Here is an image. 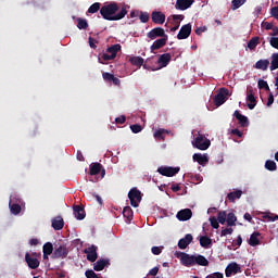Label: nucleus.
Here are the masks:
<instances>
[{
    "label": "nucleus",
    "instance_id": "obj_1",
    "mask_svg": "<svg viewBox=\"0 0 278 278\" xmlns=\"http://www.w3.org/2000/svg\"><path fill=\"white\" fill-rule=\"evenodd\" d=\"M118 10V4L116 2H111L100 9V14L104 21H122V18L127 16V9L123 8L119 12ZM116 12L118 13L116 14Z\"/></svg>",
    "mask_w": 278,
    "mask_h": 278
},
{
    "label": "nucleus",
    "instance_id": "obj_2",
    "mask_svg": "<svg viewBox=\"0 0 278 278\" xmlns=\"http://www.w3.org/2000/svg\"><path fill=\"white\" fill-rule=\"evenodd\" d=\"M121 51V45L115 43L106 49V53H103L101 58H99L100 64H103V62H110V60H115L116 55ZM103 60V61H101Z\"/></svg>",
    "mask_w": 278,
    "mask_h": 278
},
{
    "label": "nucleus",
    "instance_id": "obj_3",
    "mask_svg": "<svg viewBox=\"0 0 278 278\" xmlns=\"http://www.w3.org/2000/svg\"><path fill=\"white\" fill-rule=\"evenodd\" d=\"M192 144L195 149H199L200 151H207V149H210V146L212 144V141H210V139H207L205 135L199 134Z\"/></svg>",
    "mask_w": 278,
    "mask_h": 278
},
{
    "label": "nucleus",
    "instance_id": "obj_4",
    "mask_svg": "<svg viewBox=\"0 0 278 278\" xmlns=\"http://www.w3.org/2000/svg\"><path fill=\"white\" fill-rule=\"evenodd\" d=\"M128 199L132 207H138L140 201H142V192L138 188H132L128 192Z\"/></svg>",
    "mask_w": 278,
    "mask_h": 278
},
{
    "label": "nucleus",
    "instance_id": "obj_5",
    "mask_svg": "<svg viewBox=\"0 0 278 278\" xmlns=\"http://www.w3.org/2000/svg\"><path fill=\"white\" fill-rule=\"evenodd\" d=\"M51 257L52 260H66L68 257V249L66 245L56 244Z\"/></svg>",
    "mask_w": 278,
    "mask_h": 278
},
{
    "label": "nucleus",
    "instance_id": "obj_6",
    "mask_svg": "<svg viewBox=\"0 0 278 278\" xmlns=\"http://www.w3.org/2000/svg\"><path fill=\"white\" fill-rule=\"evenodd\" d=\"M38 254L36 252H33L29 254V252H26L25 254V262L28 266V268H31V270H36L40 266V261H38Z\"/></svg>",
    "mask_w": 278,
    "mask_h": 278
},
{
    "label": "nucleus",
    "instance_id": "obj_7",
    "mask_svg": "<svg viewBox=\"0 0 278 278\" xmlns=\"http://www.w3.org/2000/svg\"><path fill=\"white\" fill-rule=\"evenodd\" d=\"M176 257L180 258L182 266H187L188 268L194 266V255H190L186 252H177Z\"/></svg>",
    "mask_w": 278,
    "mask_h": 278
},
{
    "label": "nucleus",
    "instance_id": "obj_8",
    "mask_svg": "<svg viewBox=\"0 0 278 278\" xmlns=\"http://www.w3.org/2000/svg\"><path fill=\"white\" fill-rule=\"evenodd\" d=\"M227 97H229V90L226 88H220L219 92L214 97L215 105L220 108V105L227 101Z\"/></svg>",
    "mask_w": 278,
    "mask_h": 278
},
{
    "label": "nucleus",
    "instance_id": "obj_9",
    "mask_svg": "<svg viewBox=\"0 0 278 278\" xmlns=\"http://www.w3.org/2000/svg\"><path fill=\"white\" fill-rule=\"evenodd\" d=\"M179 170V167L161 166L157 168V173L163 175V177H175Z\"/></svg>",
    "mask_w": 278,
    "mask_h": 278
},
{
    "label": "nucleus",
    "instance_id": "obj_10",
    "mask_svg": "<svg viewBox=\"0 0 278 278\" xmlns=\"http://www.w3.org/2000/svg\"><path fill=\"white\" fill-rule=\"evenodd\" d=\"M190 34H192V24L182 25L177 35V39L186 40L187 38H190Z\"/></svg>",
    "mask_w": 278,
    "mask_h": 278
},
{
    "label": "nucleus",
    "instance_id": "obj_11",
    "mask_svg": "<svg viewBox=\"0 0 278 278\" xmlns=\"http://www.w3.org/2000/svg\"><path fill=\"white\" fill-rule=\"evenodd\" d=\"M238 273H242V267H240L236 262L228 264L225 269L226 277H231V275H238Z\"/></svg>",
    "mask_w": 278,
    "mask_h": 278
},
{
    "label": "nucleus",
    "instance_id": "obj_12",
    "mask_svg": "<svg viewBox=\"0 0 278 278\" xmlns=\"http://www.w3.org/2000/svg\"><path fill=\"white\" fill-rule=\"evenodd\" d=\"M165 36H168V35H166V33L164 31V28L162 27L153 28L148 33V38H150V40H155V38H165Z\"/></svg>",
    "mask_w": 278,
    "mask_h": 278
},
{
    "label": "nucleus",
    "instance_id": "obj_13",
    "mask_svg": "<svg viewBox=\"0 0 278 278\" xmlns=\"http://www.w3.org/2000/svg\"><path fill=\"white\" fill-rule=\"evenodd\" d=\"M152 23L155 25H164L166 22V15L160 11H153L151 14Z\"/></svg>",
    "mask_w": 278,
    "mask_h": 278
},
{
    "label": "nucleus",
    "instance_id": "obj_14",
    "mask_svg": "<svg viewBox=\"0 0 278 278\" xmlns=\"http://www.w3.org/2000/svg\"><path fill=\"white\" fill-rule=\"evenodd\" d=\"M97 245H91L84 250V253L87 255L88 262H94L98 260L99 254L97 253Z\"/></svg>",
    "mask_w": 278,
    "mask_h": 278
},
{
    "label": "nucleus",
    "instance_id": "obj_15",
    "mask_svg": "<svg viewBox=\"0 0 278 278\" xmlns=\"http://www.w3.org/2000/svg\"><path fill=\"white\" fill-rule=\"evenodd\" d=\"M176 218H178V220L180 222L190 220V218H192V210L190 208L180 210L177 213Z\"/></svg>",
    "mask_w": 278,
    "mask_h": 278
},
{
    "label": "nucleus",
    "instance_id": "obj_16",
    "mask_svg": "<svg viewBox=\"0 0 278 278\" xmlns=\"http://www.w3.org/2000/svg\"><path fill=\"white\" fill-rule=\"evenodd\" d=\"M192 3H194V0H177L175 8L176 10H188L189 8H192Z\"/></svg>",
    "mask_w": 278,
    "mask_h": 278
},
{
    "label": "nucleus",
    "instance_id": "obj_17",
    "mask_svg": "<svg viewBox=\"0 0 278 278\" xmlns=\"http://www.w3.org/2000/svg\"><path fill=\"white\" fill-rule=\"evenodd\" d=\"M247 101L249 110H255V105H257V100L255 99V94H253V89H248L247 90Z\"/></svg>",
    "mask_w": 278,
    "mask_h": 278
},
{
    "label": "nucleus",
    "instance_id": "obj_18",
    "mask_svg": "<svg viewBox=\"0 0 278 278\" xmlns=\"http://www.w3.org/2000/svg\"><path fill=\"white\" fill-rule=\"evenodd\" d=\"M170 53H164L159 56L157 64L161 68H166L167 64H170L172 60Z\"/></svg>",
    "mask_w": 278,
    "mask_h": 278
},
{
    "label": "nucleus",
    "instance_id": "obj_19",
    "mask_svg": "<svg viewBox=\"0 0 278 278\" xmlns=\"http://www.w3.org/2000/svg\"><path fill=\"white\" fill-rule=\"evenodd\" d=\"M108 265H110V258H100L93 265V270H96V273H101Z\"/></svg>",
    "mask_w": 278,
    "mask_h": 278
},
{
    "label": "nucleus",
    "instance_id": "obj_20",
    "mask_svg": "<svg viewBox=\"0 0 278 278\" xmlns=\"http://www.w3.org/2000/svg\"><path fill=\"white\" fill-rule=\"evenodd\" d=\"M193 240V237L192 235L190 233H187L185 236V238H181L179 241H178V249H188L189 244L192 242Z\"/></svg>",
    "mask_w": 278,
    "mask_h": 278
},
{
    "label": "nucleus",
    "instance_id": "obj_21",
    "mask_svg": "<svg viewBox=\"0 0 278 278\" xmlns=\"http://www.w3.org/2000/svg\"><path fill=\"white\" fill-rule=\"evenodd\" d=\"M74 216L77 218V220H84L86 218V210H84V206L81 205H74Z\"/></svg>",
    "mask_w": 278,
    "mask_h": 278
},
{
    "label": "nucleus",
    "instance_id": "obj_22",
    "mask_svg": "<svg viewBox=\"0 0 278 278\" xmlns=\"http://www.w3.org/2000/svg\"><path fill=\"white\" fill-rule=\"evenodd\" d=\"M233 116L235 118H237L241 127H249V117H247L245 115H242L240 111H235Z\"/></svg>",
    "mask_w": 278,
    "mask_h": 278
},
{
    "label": "nucleus",
    "instance_id": "obj_23",
    "mask_svg": "<svg viewBox=\"0 0 278 278\" xmlns=\"http://www.w3.org/2000/svg\"><path fill=\"white\" fill-rule=\"evenodd\" d=\"M167 41H168V36L162 37L161 39H156L150 48L151 51H157L162 49V47H165Z\"/></svg>",
    "mask_w": 278,
    "mask_h": 278
},
{
    "label": "nucleus",
    "instance_id": "obj_24",
    "mask_svg": "<svg viewBox=\"0 0 278 278\" xmlns=\"http://www.w3.org/2000/svg\"><path fill=\"white\" fill-rule=\"evenodd\" d=\"M52 228L54 231H61V229H64V218L62 216H56L52 219Z\"/></svg>",
    "mask_w": 278,
    "mask_h": 278
},
{
    "label": "nucleus",
    "instance_id": "obj_25",
    "mask_svg": "<svg viewBox=\"0 0 278 278\" xmlns=\"http://www.w3.org/2000/svg\"><path fill=\"white\" fill-rule=\"evenodd\" d=\"M43 260H49V255H53V243L47 242L42 247Z\"/></svg>",
    "mask_w": 278,
    "mask_h": 278
},
{
    "label": "nucleus",
    "instance_id": "obj_26",
    "mask_svg": "<svg viewBox=\"0 0 278 278\" xmlns=\"http://www.w3.org/2000/svg\"><path fill=\"white\" fill-rule=\"evenodd\" d=\"M193 162H198L200 166H205V164H207L208 162L207 154H201V153L193 154Z\"/></svg>",
    "mask_w": 278,
    "mask_h": 278
},
{
    "label": "nucleus",
    "instance_id": "obj_27",
    "mask_svg": "<svg viewBox=\"0 0 278 278\" xmlns=\"http://www.w3.org/2000/svg\"><path fill=\"white\" fill-rule=\"evenodd\" d=\"M194 266H210V261L201 254L194 255Z\"/></svg>",
    "mask_w": 278,
    "mask_h": 278
},
{
    "label": "nucleus",
    "instance_id": "obj_28",
    "mask_svg": "<svg viewBox=\"0 0 278 278\" xmlns=\"http://www.w3.org/2000/svg\"><path fill=\"white\" fill-rule=\"evenodd\" d=\"M268 66H270V61L268 60H258L254 68H257V71H268Z\"/></svg>",
    "mask_w": 278,
    "mask_h": 278
},
{
    "label": "nucleus",
    "instance_id": "obj_29",
    "mask_svg": "<svg viewBox=\"0 0 278 278\" xmlns=\"http://www.w3.org/2000/svg\"><path fill=\"white\" fill-rule=\"evenodd\" d=\"M250 247H257L260 244V232L254 231L249 239Z\"/></svg>",
    "mask_w": 278,
    "mask_h": 278
},
{
    "label": "nucleus",
    "instance_id": "obj_30",
    "mask_svg": "<svg viewBox=\"0 0 278 278\" xmlns=\"http://www.w3.org/2000/svg\"><path fill=\"white\" fill-rule=\"evenodd\" d=\"M241 197H242V190H236L227 194V199L228 201H230V203H235L236 199H240Z\"/></svg>",
    "mask_w": 278,
    "mask_h": 278
},
{
    "label": "nucleus",
    "instance_id": "obj_31",
    "mask_svg": "<svg viewBox=\"0 0 278 278\" xmlns=\"http://www.w3.org/2000/svg\"><path fill=\"white\" fill-rule=\"evenodd\" d=\"M14 200H10L9 207L11 211V214H14V216H18L21 214V205L16 203H12Z\"/></svg>",
    "mask_w": 278,
    "mask_h": 278
},
{
    "label": "nucleus",
    "instance_id": "obj_32",
    "mask_svg": "<svg viewBox=\"0 0 278 278\" xmlns=\"http://www.w3.org/2000/svg\"><path fill=\"white\" fill-rule=\"evenodd\" d=\"M101 168H103V165H101V163L91 164L89 175H99V173H101Z\"/></svg>",
    "mask_w": 278,
    "mask_h": 278
},
{
    "label": "nucleus",
    "instance_id": "obj_33",
    "mask_svg": "<svg viewBox=\"0 0 278 278\" xmlns=\"http://www.w3.org/2000/svg\"><path fill=\"white\" fill-rule=\"evenodd\" d=\"M236 220H238V217H236V214L228 213L226 215V223H227L228 227H236Z\"/></svg>",
    "mask_w": 278,
    "mask_h": 278
},
{
    "label": "nucleus",
    "instance_id": "obj_34",
    "mask_svg": "<svg viewBox=\"0 0 278 278\" xmlns=\"http://www.w3.org/2000/svg\"><path fill=\"white\" fill-rule=\"evenodd\" d=\"M130 64H132V66H142L144 64V59L142 56H131L129 59Z\"/></svg>",
    "mask_w": 278,
    "mask_h": 278
},
{
    "label": "nucleus",
    "instance_id": "obj_35",
    "mask_svg": "<svg viewBox=\"0 0 278 278\" xmlns=\"http://www.w3.org/2000/svg\"><path fill=\"white\" fill-rule=\"evenodd\" d=\"M166 134H168V130L164 129V128H160L157 130L154 131V138L155 140H164V136H166Z\"/></svg>",
    "mask_w": 278,
    "mask_h": 278
},
{
    "label": "nucleus",
    "instance_id": "obj_36",
    "mask_svg": "<svg viewBox=\"0 0 278 278\" xmlns=\"http://www.w3.org/2000/svg\"><path fill=\"white\" fill-rule=\"evenodd\" d=\"M123 216H124V218H127V220H132V218H134V211L131 210L130 206L124 207Z\"/></svg>",
    "mask_w": 278,
    "mask_h": 278
},
{
    "label": "nucleus",
    "instance_id": "obj_37",
    "mask_svg": "<svg viewBox=\"0 0 278 278\" xmlns=\"http://www.w3.org/2000/svg\"><path fill=\"white\" fill-rule=\"evenodd\" d=\"M212 244V239L207 236H202L200 238V245L203 247V249H207Z\"/></svg>",
    "mask_w": 278,
    "mask_h": 278
},
{
    "label": "nucleus",
    "instance_id": "obj_38",
    "mask_svg": "<svg viewBox=\"0 0 278 278\" xmlns=\"http://www.w3.org/2000/svg\"><path fill=\"white\" fill-rule=\"evenodd\" d=\"M265 168L267 170L275 172V170H277V163L275 161L267 160L265 162Z\"/></svg>",
    "mask_w": 278,
    "mask_h": 278
},
{
    "label": "nucleus",
    "instance_id": "obj_39",
    "mask_svg": "<svg viewBox=\"0 0 278 278\" xmlns=\"http://www.w3.org/2000/svg\"><path fill=\"white\" fill-rule=\"evenodd\" d=\"M217 220L220 225H225L227 223V211H220L217 214Z\"/></svg>",
    "mask_w": 278,
    "mask_h": 278
},
{
    "label": "nucleus",
    "instance_id": "obj_40",
    "mask_svg": "<svg viewBox=\"0 0 278 278\" xmlns=\"http://www.w3.org/2000/svg\"><path fill=\"white\" fill-rule=\"evenodd\" d=\"M101 10V3L100 2H96L93 4H91L88 9V14H97V12Z\"/></svg>",
    "mask_w": 278,
    "mask_h": 278
},
{
    "label": "nucleus",
    "instance_id": "obj_41",
    "mask_svg": "<svg viewBox=\"0 0 278 278\" xmlns=\"http://www.w3.org/2000/svg\"><path fill=\"white\" fill-rule=\"evenodd\" d=\"M278 68V53L271 54L270 71H277Z\"/></svg>",
    "mask_w": 278,
    "mask_h": 278
},
{
    "label": "nucleus",
    "instance_id": "obj_42",
    "mask_svg": "<svg viewBox=\"0 0 278 278\" xmlns=\"http://www.w3.org/2000/svg\"><path fill=\"white\" fill-rule=\"evenodd\" d=\"M247 3V0H232L231 1V10H238L239 8H242Z\"/></svg>",
    "mask_w": 278,
    "mask_h": 278
},
{
    "label": "nucleus",
    "instance_id": "obj_43",
    "mask_svg": "<svg viewBox=\"0 0 278 278\" xmlns=\"http://www.w3.org/2000/svg\"><path fill=\"white\" fill-rule=\"evenodd\" d=\"M257 45H260V37H253L252 39H250V41L248 42V48H250L251 50L255 49L257 47Z\"/></svg>",
    "mask_w": 278,
    "mask_h": 278
},
{
    "label": "nucleus",
    "instance_id": "obj_44",
    "mask_svg": "<svg viewBox=\"0 0 278 278\" xmlns=\"http://www.w3.org/2000/svg\"><path fill=\"white\" fill-rule=\"evenodd\" d=\"M77 27H78V29H88V21H86L81 17H78L77 18Z\"/></svg>",
    "mask_w": 278,
    "mask_h": 278
},
{
    "label": "nucleus",
    "instance_id": "obj_45",
    "mask_svg": "<svg viewBox=\"0 0 278 278\" xmlns=\"http://www.w3.org/2000/svg\"><path fill=\"white\" fill-rule=\"evenodd\" d=\"M210 223H211V227H213V229H218V227H220V224H218V219L214 216L208 218Z\"/></svg>",
    "mask_w": 278,
    "mask_h": 278
},
{
    "label": "nucleus",
    "instance_id": "obj_46",
    "mask_svg": "<svg viewBox=\"0 0 278 278\" xmlns=\"http://www.w3.org/2000/svg\"><path fill=\"white\" fill-rule=\"evenodd\" d=\"M132 134H140L142 131V126L139 124L130 125Z\"/></svg>",
    "mask_w": 278,
    "mask_h": 278
},
{
    "label": "nucleus",
    "instance_id": "obj_47",
    "mask_svg": "<svg viewBox=\"0 0 278 278\" xmlns=\"http://www.w3.org/2000/svg\"><path fill=\"white\" fill-rule=\"evenodd\" d=\"M102 77H103L104 81H112L114 79V74L104 72V73H102Z\"/></svg>",
    "mask_w": 278,
    "mask_h": 278
},
{
    "label": "nucleus",
    "instance_id": "obj_48",
    "mask_svg": "<svg viewBox=\"0 0 278 278\" xmlns=\"http://www.w3.org/2000/svg\"><path fill=\"white\" fill-rule=\"evenodd\" d=\"M85 276L87 278H99V275H97V273H94V270H92V269L86 270Z\"/></svg>",
    "mask_w": 278,
    "mask_h": 278
},
{
    "label": "nucleus",
    "instance_id": "obj_49",
    "mask_svg": "<svg viewBox=\"0 0 278 278\" xmlns=\"http://www.w3.org/2000/svg\"><path fill=\"white\" fill-rule=\"evenodd\" d=\"M233 233V228H224L222 229L220 236L224 238L225 236H231Z\"/></svg>",
    "mask_w": 278,
    "mask_h": 278
},
{
    "label": "nucleus",
    "instance_id": "obj_50",
    "mask_svg": "<svg viewBox=\"0 0 278 278\" xmlns=\"http://www.w3.org/2000/svg\"><path fill=\"white\" fill-rule=\"evenodd\" d=\"M139 18H140L141 23H149V13L141 12Z\"/></svg>",
    "mask_w": 278,
    "mask_h": 278
},
{
    "label": "nucleus",
    "instance_id": "obj_51",
    "mask_svg": "<svg viewBox=\"0 0 278 278\" xmlns=\"http://www.w3.org/2000/svg\"><path fill=\"white\" fill-rule=\"evenodd\" d=\"M269 43H270V47H273L274 49H278V37H271L269 39Z\"/></svg>",
    "mask_w": 278,
    "mask_h": 278
},
{
    "label": "nucleus",
    "instance_id": "obj_52",
    "mask_svg": "<svg viewBox=\"0 0 278 278\" xmlns=\"http://www.w3.org/2000/svg\"><path fill=\"white\" fill-rule=\"evenodd\" d=\"M88 42H89V47L91 48V49H97V43L96 42H99V41H97L94 38H92V37H89L88 38Z\"/></svg>",
    "mask_w": 278,
    "mask_h": 278
},
{
    "label": "nucleus",
    "instance_id": "obj_53",
    "mask_svg": "<svg viewBox=\"0 0 278 278\" xmlns=\"http://www.w3.org/2000/svg\"><path fill=\"white\" fill-rule=\"evenodd\" d=\"M126 121H127V117H125V115H122V116L115 118V123H116L117 125H124V123H125Z\"/></svg>",
    "mask_w": 278,
    "mask_h": 278
},
{
    "label": "nucleus",
    "instance_id": "obj_54",
    "mask_svg": "<svg viewBox=\"0 0 278 278\" xmlns=\"http://www.w3.org/2000/svg\"><path fill=\"white\" fill-rule=\"evenodd\" d=\"M275 103V96L273 92H269L268 100H267V108H270Z\"/></svg>",
    "mask_w": 278,
    "mask_h": 278
},
{
    "label": "nucleus",
    "instance_id": "obj_55",
    "mask_svg": "<svg viewBox=\"0 0 278 278\" xmlns=\"http://www.w3.org/2000/svg\"><path fill=\"white\" fill-rule=\"evenodd\" d=\"M270 14L274 18H276V21H278V7H273L270 9Z\"/></svg>",
    "mask_w": 278,
    "mask_h": 278
},
{
    "label": "nucleus",
    "instance_id": "obj_56",
    "mask_svg": "<svg viewBox=\"0 0 278 278\" xmlns=\"http://www.w3.org/2000/svg\"><path fill=\"white\" fill-rule=\"evenodd\" d=\"M151 252L153 253V255H160L162 253V248L152 247Z\"/></svg>",
    "mask_w": 278,
    "mask_h": 278
},
{
    "label": "nucleus",
    "instance_id": "obj_57",
    "mask_svg": "<svg viewBox=\"0 0 278 278\" xmlns=\"http://www.w3.org/2000/svg\"><path fill=\"white\" fill-rule=\"evenodd\" d=\"M264 218H267L269 223H275V220H278V215H266Z\"/></svg>",
    "mask_w": 278,
    "mask_h": 278
},
{
    "label": "nucleus",
    "instance_id": "obj_58",
    "mask_svg": "<svg viewBox=\"0 0 278 278\" xmlns=\"http://www.w3.org/2000/svg\"><path fill=\"white\" fill-rule=\"evenodd\" d=\"M157 273H160V267H153L152 269H150L149 275L151 277H155Z\"/></svg>",
    "mask_w": 278,
    "mask_h": 278
},
{
    "label": "nucleus",
    "instance_id": "obj_59",
    "mask_svg": "<svg viewBox=\"0 0 278 278\" xmlns=\"http://www.w3.org/2000/svg\"><path fill=\"white\" fill-rule=\"evenodd\" d=\"M267 84L268 83L266 80L260 79L258 80V88H260V90H264V88H266Z\"/></svg>",
    "mask_w": 278,
    "mask_h": 278
},
{
    "label": "nucleus",
    "instance_id": "obj_60",
    "mask_svg": "<svg viewBox=\"0 0 278 278\" xmlns=\"http://www.w3.org/2000/svg\"><path fill=\"white\" fill-rule=\"evenodd\" d=\"M232 136H237L238 138H242V131L240 129L235 128L231 130Z\"/></svg>",
    "mask_w": 278,
    "mask_h": 278
},
{
    "label": "nucleus",
    "instance_id": "obj_61",
    "mask_svg": "<svg viewBox=\"0 0 278 278\" xmlns=\"http://www.w3.org/2000/svg\"><path fill=\"white\" fill-rule=\"evenodd\" d=\"M76 157L78 160V162H84L86 159L84 157V153H81V151H77Z\"/></svg>",
    "mask_w": 278,
    "mask_h": 278
},
{
    "label": "nucleus",
    "instance_id": "obj_62",
    "mask_svg": "<svg viewBox=\"0 0 278 278\" xmlns=\"http://www.w3.org/2000/svg\"><path fill=\"white\" fill-rule=\"evenodd\" d=\"M205 29H207V28H205V27H198L195 29L197 36H201L203 34V31H205Z\"/></svg>",
    "mask_w": 278,
    "mask_h": 278
},
{
    "label": "nucleus",
    "instance_id": "obj_63",
    "mask_svg": "<svg viewBox=\"0 0 278 278\" xmlns=\"http://www.w3.org/2000/svg\"><path fill=\"white\" fill-rule=\"evenodd\" d=\"M271 31L273 33H270V36H278V27L277 26H273Z\"/></svg>",
    "mask_w": 278,
    "mask_h": 278
},
{
    "label": "nucleus",
    "instance_id": "obj_64",
    "mask_svg": "<svg viewBox=\"0 0 278 278\" xmlns=\"http://www.w3.org/2000/svg\"><path fill=\"white\" fill-rule=\"evenodd\" d=\"M113 84H114V86H121V79H118L117 77H113V80H111Z\"/></svg>",
    "mask_w": 278,
    "mask_h": 278
}]
</instances>
